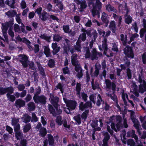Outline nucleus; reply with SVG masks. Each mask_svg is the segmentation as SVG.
Here are the masks:
<instances>
[{"mask_svg":"<svg viewBox=\"0 0 146 146\" xmlns=\"http://www.w3.org/2000/svg\"><path fill=\"white\" fill-rule=\"evenodd\" d=\"M105 82V89L107 91H109L106 93V95L110 97L113 100L115 101L116 98V96L114 93L115 90L116 85L114 82H111V81L108 79H106Z\"/></svg>","mask_w":146,"mask_h":146,"instance_id":"1","label":"nucleus"},{"mask_svg":"<svg viewBox=\"0 0 146 146\" xmlns=\"http://www.w3.org/2000/svg\"><path fill=\"white\" fill-rule=\"evenodd\" d=\"M137 86L135 82H133L130 88V92H133V93L137 97L139 96V93L141 94L146 92V82L145 81L143 82L142 84H140L139 86V90L137 89Z\"/></svg>","mask_w":146,"mask_h":146,"instance_id":"2","label":"nucleus"},{"mask_svg":"<svg viewBox=\"0 0 146 146\" xmlns=\"http://www.w3.org/2000/svg\"><path fill=\"white\" fill-rule=\"evenodd\" d=\"M90 5H88L90 9L92 8V13L93 17L95 16L96 15L98 16V17L100 16V11H101L102 7V3L98 0L96 1L95 3L94 2Z\"/></svg>","mask_w":146,"mask_h":146,"instance_id":"3","label":"nucleus"},{"mask_svg":"<svg viewBox=\"0 0 146 146\" xmlns=\"http://www.w3.org/2000/svg\"><path fill=\"white\" fill-rule=\"evenodd\" d=\"M122 97L125 105V106H124L123 104H122L123 106L121 107V109L123 111V117L124 120L123 124L124 127L126 128L128 126L127 123V119L125 117V115L126 114L127 112V108L126 107L127 105V102L126 101L125 97L128 99V95L127 94H126L125 96L124 90L122 92Z\"/></svg>","mask_w":146,"mask_h":146,"instance_id":"4","label":"nucleus"},{"mask_svg":"<svg viewBox=\"0 0 146 146\" xmlns=\"http://www.w3.org/2000/svg\"><path fill=\"white\" fill-rule=\"evenodd\" d=\"M19 62L22 64L23 66L25 68H27L28 66V58L24 54H20L18 56Z\"/></svg>","mask_w":146,"mask_h":146,"instance_id":"5","label":"nucleus"},{"mask_svg":"<svg viewBox=\"0 0 146 146\" xmlns=\"http://www.w3.org/2000/svg\"><path fill=\"white\" fill-rule=\"evenodd\" d=\"M63 99L66 104V106L70 108L71 110H73L75 109L77 104L76 101L68 100L65 98H63Z\"/></svg>","mask_w":146,"mask_h":146,"instance_id":"6","label":"nucleus"},{"mask_svg":"<svg viewBox=\"0 0 146 146\" xmlns=\"http://www.w3.org/2000/svg\"><path fill=\"white\" fill-rule=\"evenodd\" d=\"M35 103L36 104L40 103L42 105L45 104L46 102V97L44 95L39 96L33 99Z\"/></svg>","mask_w":146,"mask_h":146,"instance_id":"7","label":"nucleus"},{"mask_svg":"<svg viewBox=\"0 0 146 146\" xmlns=\"http://www.w3.org/2000/svg\"><path fill=\"white\" fill-rule=\"evenodd\" d=\"M117 120L118 121V123L117 124L116 127L117 129L115 128V124L113 123H112L111 124V128L114 130L116 132H117V131H119L122 129L123 127V125L121 123V118L120 117H119L117 118Z\"/></svg>","mask_w":146,"mask_h":146,"instance_id":"8","label":"nucleus"},{"mask_svg":"<svg viewBox=\"0 0 146 146\" xmlns=\"http://www.w3.org/2000/svg\"><path fill=\"white\" fill-rule=\"evenodd\" d=\"M102 54L101 52H98L95 48H94L91 51V54L90 58L92 60H98V57L102 56Z\"/></svg>","mask_w":146,"mask_h":146,"instance_id":"9","label":"nucleus"},{"mask_svg":"<svg viewBox=\"0 0 146 146\" xmlns=\"http://www.w3.org/2000/svg\"><path fill=\"white\" fill-rule=\"evenodd\" d=\"M107 41V39L106 38H104L103 41H102V45H100L99 46V48L100 50L101 51H104V54H106V52L108 50Z\"/></svg>","mask_w":146,"mask_h":146,"instance_id":"10","label":"nucleus"},{"mask_svg":"<svg viewBox=\"0 0 146 146\" xmlns=\"http://www.w3.org/2000/svg\"><path fill=\"white\" fill-rule=\"evenodd\" d=\"M50 97L49 100L51 102L52 104L54 107L56 108L58 106V104L59 100L58 97L54 96L53 94H50Z\"/></svg>","mask_w":146,"mask_h":146,"instance_id":"11","label":"nucleus"},{"mask_svg":"<svg viewBox=\"0 0 146 146\" xmlns=\"http://www.w3.org/2000/svg\"><path fill=\"white\" fill-rule=\"evenodd\" d=\"M11 124L14 126V131L20 130V125L19 123V119L13 118L12 119Z\"/></svg>","mask_w":146,"mask_h":146,"instance_id":"12","label":"nucleus"},{"mask_svg":"<svg viewBox=\"0 0 146 146\" xmlns=\"http://www.w3.org/2000/svg\"><path fill=\"white\" fill-rule=\"evenodd\" d=\"M102 135L104 136L103 140V144L102 146H108V143L110 139V136L108 133L106 131H103Z\"/></svg>","mask_w":146,"mask_h":146,"instance_id":"13","label":"nucleus"},{"mask_svg":"<svg viewBox=\"0 0 146 146\" xmlns=\"http://www.w3.org/2000/svg\"><path fill=\"white\" fill-rule=\"evenodd\" d=\"M74 69L77 72L76 76L79 79H80L83 75L82 70L80 65L75 67Z\"/></svg>","mask_w":146,"mask_h":146,"instance_id":"14","label":"nucleus"},{"mask_svg":"<svg viewBox=\"0 0 146 146\" xmlns=\"http://www.w3.org/2000/svg\"><path fill=\"white\" fill-rule=\"evenodd\" d=\"M78 55L76 54H73L71 57V61L72 65L75 67L80 65L77 59Z\"/></svg>","mask_w":146,"mask_h":146,"instance_id":"15","label":"nucleus"},{"mask_svg":"<svg viewBox=\"0 0 146 146\" xmlns=\"http://www.w3.org/2000/svg\"><path fill=\"white\" fill-rule=\"evenodd\" d=\"M13 19L12 18L10 19L8 22H6L2 24L3 28L7 30L8 28L13 29Z\"/></svg>","mask_w":146,"mask_h":146,"instance_id":"16","label":"nucleus"},{"mask_svg":"<svg viewBox=\"0 0 146 146\" xmlns=\"http://www.w3.org/2000/svg\"><path fill=\"white\" fill-rule=\"evenodd\" d=\"M92 104L90 102H86L85 104L83 102H81L79 106V109L83 111L86 108L88 107L92 108Z\"/></svg>","mask_w":146,"mask_h":146,"instance_id":"17","label":"nucleus"},{"mask_svg":"<svg viewBox=\"0 0 146 146\" xmlns=\"http://www.w3.org/2000/svg\"><path fill=\"white\" fill-rule=\"evenodd\" d=\"M11 89V92H8V93H7L6 96L8 100L13 102L15 100V97L14 95H11V94L13 93L14 89L12 87Z\"/></svg>","mask_w":146,"mask_h":146,"instance_id":"18","label":"nucleus"},{"mask_svg":"<svg viewBox=\"0 0 146 146\" xmlns=\"http://www.w3.org/2000/svg\"><path fill=\"white\" fill-rule=\"evenodd\" d=\"M25 104V101L20 99L17 100L15 102V105L17 108H19L24 106Z\"/></svg>","mask_w":146,"mask_h":146,"instance_id":"19","label":"nucleus"},{"mask_svg":"<svg viewBox=\"0 0 146 146\" xmlns=\"http://www.w3.org/2000/svg\"><path fill=\"white\" fill-rule=\"evenodd\" d=\"M52 51L53 55L56 54L60 50V47L57 45V43H53L52 44Z\"/></svg>","mask_w":146,"mask_h":146,"instance_id":"20","label":"nucleus"},{"mask_svg":"<svg viewBox=\"0 0 146 146\" xmlns=\"http://www.w3.org/2000/svg\"><path fill=\"white\" fill-rule=\"evenodd\" d=\"M108 15L106 13L103 12L102 14L101 20L105 24L104 26L107 27L109 23V21L107 19Z\"/></svg>","mask_w":146,"mask_h":146,"instance_id":"21","label":"nucleus"},{"mask_svg":"<svg viewBox=\"0 0 146 146\" xmlns=\"http://www.w3.org/2000/svg\"><path fill=\"white\" fill-rule=\"evenodd\" d=\"M12 87L10 86L6 88L0 87V95H3L5 94L8 92H11V89Z\"/></svg>","mask_w":146,"mask_h":146,"instance_id":"22","label":"nucleus"},{"mask_svg":"<svg viewBox=\"0 0 146 146\" xmlns=\"http://www.w3.org/2000/svg\"><path fill=\"white\" fill-rule=\"evenodd\" d=\"M128 134L127 133L126 135L125 131L123 130L122 131V133L121 135V139L123 143L124 144H126L127 143L128 144Z\"/></svg>","mask_w":146,"mask_h":146,"instance_id":"23","label":"nucleus"},{"mask_svg":"<svg viewBox=\"0 0 146 146\" xmlns=\"http://www.w3.org/2000/svg\"><path fill=\"white\" fill-rule=\"evenodd\" d=\"M36 63L37 66L38 70L39 71L40 74L43 77H45L46 75L44 69L41 66L40 62H36Z\"/></svg>","mask_w":146,"mask_h":146,"instance_id":"24","label":"nucleus"},{"mask_svg":"<svg viewBox=\"0 0 146 146\" xmlns=\"http://www.w3.org/2000/svg\"><path fill=\"white\" fill-rule=\"evenodd\" d=\"M44 48V53L46 55V57H51L52 55L50 52V50L48 46H43Z\"/></svg>","mask_w":146,"mask_h":146,"instance_id":"25","label":"nucleus"},{"mask_svg":"<svg viewBox=\"0 0 146 146\" xmlns=\"http://www.w3.org/2000/svg\"><path fill=\"white\" fill-rule=\"evenodd\" d=\"M74 1L78 4L80 5V7L81 9H83L86 8L87 7L86 1L85 0H83L81 1L79 0H74Z\"/></svg>","mask_w":146,"mask_h":146,"instance_id":"26","label":"nucleus"},{"mask_svg":"<svg viewBox=\"0 0 146 146\" xmlns=\"http://www.w3.org/2000/svg\"><path fill=\"white\" fill-rule=\"evenodd\" d=\"M23 122L25 123H27L29 122L31 120V117L27 114H25L21 118Z\"/></svg>","mask_w":146,"mask_h":146,"instance_id":"27","label":"nucleus"},{"mask_svg":"<svg viewBox=\"0 0 146 146\" xmlns=\"http://www.w3.org/2000/svg\"><path fill=\"white\" fill-rule=\"evenodd\" d=\"M5 15L8 16V17L11 18V19L12 18L13 19V17L17 14V12L15 10L9 11L5 13Z\"/></svg>","mask_w":146,"mask_h":146,"instance_id":"28","label":"nucleus"},{"mask_svg":"<svg viewBox=\"0 0 146 146\" xmlns=\"http://www.w3.org/2000/svg\"><path fill=\"white\" fill-rule=\"evenodd\" d=\"M109 27L113 33H115V32L116 30V28L115 22L114 21H111L110 22Z\"/></svg>","mask_w":146,"mask_h":146,"instance_id":"29","label":"nucleus"},{"mask_svg":"<svg viewBox=\"0 0 146 146\" xmlns=\"http://www.w3.org/2000/svg\"><path fill=\"white\" fill-rule=\"evenodd\" d=\"M84 54L86 58H90L91 54L90 52L89 48L87 47L84 48Z\"/></svg>","mask_w":146,"mask_h":146,"instance_id":"30","label":"nucleus"},{"mask_svg":"<svg viewBox=\"0 0 146 146\" xmlns=\"http://www.w3.org/2000/svg\"><path fill=\"white\" fill-rule=\"evenodd\" d=\"M15 132V136L17 140H20L23 138V134L22 132L19 130L14 131Z\"/></svg>","mask_w":146,"mask_h":146,"instance_id":"31","label":"nucleus"},{"mask_svg":"<svg viewBox=\"0 0 146 146\" xmlns=\"http://www.w3.org/2000/svg\"><path fill=\"white\" fill-rule=\"evenodd\" d=\"M105 7L106 10L108 12L113 11L114 13H116L117 11V10L110 4L106 5Z\"/></svg>","mask_w":146,"mask_h":146,"instance_id":"32","label":"nucleus"},{"mask_svg":"<svg viewBox=\"0 0 146 146\" xmlns=\"http://www.w3.org/2000/svg\"><path fill=\"white\" fill-rule=\"evenodd\" d=\"M5 3L11 8L14 9L15 8L14 5L15 4V0H6Z\"/></svg>","mask_w":146,"mask_h":146,"instance_id":"33","label":"nucleus"},{"mask_svg":"<svg viewBox=\"0 0 146 146\" xmlns=\"http://www.w3.org/2000/svg\"><path fill=\"white\" fill-rule=\"evenodd\" d=\"M86 38V33H82L79 35L77 41L81 42L82 41L84 42Z\"/></svg>","mask_w":146,"mask_h":146,"instance_id":"34","label":"nucleus"},{"mask_svg":"<svg viewBox=\"0 0 146 146\" xmlns=\"http://www.w3.org/2000/svg\"><path fill=\"white\" fill-rule=\"evenodd\" d=\"M81 84L80 83H77L76 84V95L79 98H81L80 95V91H81Z\"/></svg>","mask_w":146,"mask_h":146,"instance_id":"35","label":"nucleus"},{"mask_svg":"<svg viewBox=\"0 0 146 146\" xmlns=\"http://www.w3.org/2000/svg\"><path fill=\"white\" fill-rule=\"evenodd\" d=\"M121 40L123 45L126 46L127 42V37L126 35L124 36L123 34H121L120 35Z\"/></svg>","mask_w":146,"mask_h":146,"instance_id":"36","label":"nucleus"},{"mask_svg":"<svg viewBox=\"0 0 146 146\" xmlns=\"http://www.w3.org/2000/svg\"><path fill=\"white\" fill-rule=\"evenodd\" d=\"M28 109L30 111L34 110L35 108V104L33 102H30L27 104Z\"/></svg>","mask_w":146,"mask_h":146,"instance_id":"37","label":"nucleus"},{"mask_svg":"<svg viewBox=\"0 0 146 146\" xmlns=\"http://www.w3.org/2000/svg\"><path fill=\"white\" fill-rule=\"evenodd\" d=\"M47 137L48 139L49 144L51 146L53 145L54 144V138L50 134H48Z\"/></svg>","mask_w":146,"mask_h":146,"instance_id":"38","label":"nucleus"},{"mask_svg":"<svg viewBox=\"0 0 146 146\" xmlns=\"http://www.w3.org/2000/svg\"><path fill=\"white\" fill-rule=\"evenodd\" d=\"M41 92V90L40 87L38 86L35 88V92L33 97V98H34L35 97L39 96V94Z\"/></svg>","mask_w":146,"mask_h":146,"instance_id":"39","label":"nucleus"},{"mask_svg":"<svg viewBox=\"0 0 146 146\" xmlns=\"http://www.w3.org/2000/svg\"><path fill=\"white\" fill-rule=\"evenodd\" d=\"M81 42L77 40L76 44L74 45V49L76 50H77L79 52H81V49L82 47L81 45Z\"/></svg>","mask_w":146,"mask_h":146,"instance_id":"40","label":"nucleus"},{"mask_svg":"<svg viewBox=\"0 0 146 146\" xmlns=\"http://www.w3.org/2000/svg\"><path fill=\"white\" fill-rule=\"evenodd\" d=\"M56 122L58 125L60 126L63 124V120L62 117L60 116H58L57 117L56 119Z\"/></svg>","mask_w":146,"mask_h":146,"instance_id":"41","label":"nucleus"},{"mask_svg":"<svg viewBox=\"0 0 146 146\" xmlns=\"http://www.w3.org/2000/svg\"><path fill=\"white\" fill-rule=\"evenodd\" d=\"M123 5H124V4H123ZM124 5H123V7L124 8V10H126V14L124 15L125 18V22L127 24H128V16H127L128 9L127 8V4L126 3H125Z\"/></svg>","mask_w":146,"mask_h":146,"instance_id":"42","label":"nucleus"},{"mask_svg":"<svg viewBox=\"0 0 146 146\" xmlns=\"http://www.w3.org/2000/svg\"><path fill=\"white\" fill-rule=\"evenodd\" d=\"M47 133L46 130L45 128L41 127L39 131V134L41 136L44 137Z\"/></svg>","mask_w":146,"mask_h":146,"instance_id":"43","label":"nucleus"},{"mask_svg":"<svg viewBox=\"0 0 146 146\" xmlns=\"http://www.w3.org/2000/svg\"><path fill=\"white\" fill-rule=\"evenodd\" d=\"M31 127L30 123H29L23 127V130L24 133H26L28 132L31 128Z\"/></svg>","mask_w":146,"mask_h":146,"instance_id":"44","label":"nucleus"},{"mask_svg":"<svg viewBox=\"0 0 146 146\" xmlns=\"http://www.w3.org/2000/svg\"><path fill=\"white\" fill-rule=\"evenodd\" d=\"M48 108L50 113L52 114L53 116L55 117L56 115L55 113V110L52 106L50 104H48Z\"/></svg>","mask_w":146,"mask_h":146,"instance_id":"45","label":"nucleus"},{"mask_svg":"<svg viewBox=\"0 0 146 146\" xmlns=\"http://www.w3.org/2000/svg\"><path fill=\"white\" fill-rule=\"evenodd\" d=\"M146 33V27L141 29L139 32L140 37L141 38H143Z\"/></svg>","mask_w":146,"mask_h":146,"instance_id":"46","label":"nucleus"},{"mask_svg":"<svg viewBox=\"0 0 146 146\" xmlns=\"http://www.w3.org/2000/svg\"><path fill=\"white\" fill-rule=\"evenodd\" d=\"M75 121L78 123V125H80L81 123V118L80 115L78 114L77 115L74 116L73 117Z\"/></svg>","mask_w":146,"mask_h":146,"instance_id":"47","label":"nucleus"},{"mask_svg":"<svg viewBox=\"0 0 146 146\" xmlns=\"http://www.w3.org/2000/svg\"><path fill=\"white\" fill-rule=\"evenodd\" d=\"M40 37L43 39L46 40L48 42H50V39L51 38V36H47L46 35L44 34L40 36Z\"/></svg>","mask_w":146,"mask_h":146,"instance_id":"48","label":"nucleus"},{"mask_svg":"<svg viewBox=\"0 0 146 146\" xmlns=\"http://www.w3.org/2000/svg\"><path fill=\"white\" fill-rule=\"evenodd\" d=\"M40 37L43 39L46 40L48 42H50V39L51 38V36H47L46 35L44 34L40 36Z\"/></svg>","mask_w":146,"mask_h":146,"instance_id":"49","label":"nucleus"},{"mask_svg":"<svg viewBox=\"0 0 146 146\" xmlns=\"http://www.w3.org/2000/svg\"><path fill=\"white\" fill-rule=\"evenodd\" d=\"M40 37L43 39L46 40L48 42H50V39L51 38V36H47L46 35L44 34L40 36Z\"/></svg>","mask_w":146,"mask_h":146,"instance_id":"50","label":"nucleus"},{"mask_svg":"<svg viewBox=\"0 0 146 146\" xmlns=\"http://www.w3.org/2000/svg\"><path fill=\"white\" fill-rule=\"evenodd\" d=\"M92 89L95 90L96 89H98L99 87V86L98 84L96 82H95L94 83V80L92 79Z\"/></svg>","mask_w":146,"mask_h":146,"instance_id":"51","label":"nucleus"},{"mask_svg":"<svg viewBox=\"0 0 146 146\" xmlns=\"http://www.w3.org/2000/svg\"><path fill=\"white\" fill-rule=\"evenodd\" d=\"M16 20L17 22L19 24H21L23 27H25L24 25L21 22V19L20 17V14H16Z\"/></svg>","mask_w":146,"mask_h":146,"instance_id":"52","label":"nucleus"},{"mask_svg":"<svg viewBox=\"0 0 146 146\" xmlns=\"http://www.w3.org/2000/svg\"><path fill=\"white\" fill-rule=\"evenodd\" d=\"M131 29H134L136 33H137L138 31V29L136 22H135L134 23L132 24Z\"/></svg>","mask_w":146,"mask_h":146,"instance_id":"53","label":"nucleus"},{"mask_svg":"<svg viewBox=\"0 0 146 146\" xmlns=\"http://www.w3.org/2000/svg\"><path fill=\"white\" fill-rule=\"evenodd\" d=\"M133 126L136 129L137 132L139 135L141 134V132L140 131L139 127L140 126V125L139 123V122L134 124Z\"/></svg>","mask_w":146,"mask_h":146,"instance_id":"54","label":"nucleus"},{"mask_svg":"<svg viewBox=\"0 0 146 146\" xmlns=\"http://www.w3.org/2000/svg\"><path fill=\"white\" fill-rule=\"evenodd\" d=\"M46 14L47 13L46 12H44L43 13H42V14L40 15V16H39V17L41 18L42 20L44 21H46L47 19V17L46 16Z\"/></svg>","mask_w":146,"mask_h":146,"instance_id":"55","label":"nucleus"},{"mask_svg":"<svg viewBox=\"0 0 146 146\" xmlns=\"http://www.w3.org/2000/svg\"><path fill=\"white\" fill-rule=\"evenodd\" d=\"M55 63L54 60L53 59H51L49 60L48 65L49 67L52 68L54 66Z\"/></svg>","mask_w":146,"mask_h":146,"instance_id":"56","label":"nucleus"},{"mask_svg":"<svg viewBox=\"0 0 146 146\" xmlns=\"http://www.w3.org/2000/svg\"><path fill=\"white\" fill-rule=\"evenodd\" d=\"M89 98L90 101L88 102H90L91 103L92 102L94 104H95V100L96 99V96L95 95L93 94H91Z\"/></svg>","mask_w":146,"mask_h":146,"instance_id":"57","label":"nucleus"},{"mask_svg":"<svg viewBox=\"0 0 146 146\" xmlns=\"http://www.w3.org/2000/svg\"><path fill=\"white\" fill-rule=\"evenodd\" d=\"M98 100L97 102L96 103V104L97 106H99L100 105L101 102H103V103H104V102H103L101 96L99 94L98 96Z\"/></svg>","mask_w":146,"mask_h":146,"instance_id":"58","label":"nucleus"},{"mask_svg":"<svg viewBox=\"0 0 146 146\" xmlns=\"http://www.w3.org/2000/svg\"><path fill=\"white\" fill-rule=\"evenodd\" d=\"M25 86L24 84H20L18 85L17 88L18 90L19 91H23L25 90Z\"/></svg>","mask_w":146,"mask_h":146,"instance_id":"59","label":"nucleus"},{"mask_svg":"<svg viewBox=\"0 0 146 146\" xmlns=\"http://www.w3.org/2000/svg\"><path fill=\"white\" fill-rule=\"evenodd\" d=\"M8 33L9 35L11 36L12 40H13L14 36V34L13 31V29L9 28L8 31Z\"/></svg>","mask_w":146,"mask_h":146,"instance_id":"60","label":"nucleus"},{"mask_svg":"<svg viewBox=\"0 0 146 146\" xmlns=\"http://www.w3.org/2000/svg\"><path fill=\"white\" fill-rule=\"evenodd\" d=\"M81 96H80L81 98L82 97V99L84 101L86 102L87 100V98L88 96L87 95V94L84 93L82 92L81 93Z\"/></svg>","mask_w":146,"mask_h":146,"instance_id":"61","label":"nucleus"},{"mask_svg":"<svg viewBox=\"0 0 146 146\" xmlns=\"http://www.w3.org/2000/svg\"><path fill=\"white\" fill-rule=\"evenodd\" d=\"M63 73L65 74H69L70 72V71L68 66H66L64 68L62 69Z\"/></svg>","mask_w":146,"mask_h":146,"instance_id":"62","label":"nucleus"},{"mask_svg":"<svg viewBox=\"0 0 146 146\" xmlns=\"http://www.w3.org/2000/svg\"><path fill=\"white\" fill-rule=\"evenodd\" d=\"M61 39V37L58 35L56 34L54 36L53 40L54 41L58 42Z\"/></svg>","mask_w":146,"mask_h":146,"instance_id":"63","label":"nucleus"},{"mask_svg":"<svg viewBox=\"0 0 146 146\" xmlns=\"http://www.w3.org/2000/svg\"><path fill=\"white\" fill-rule=\"evenodd\" d=\"M14 30L16 32H19L20 31L19 25L17 24H15L14 25Z\"/></svg>","mask_w":146,"mask_h":146,"instance_id":"64","label":"nucleus"}]
</instances>
